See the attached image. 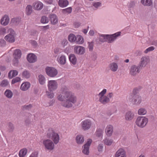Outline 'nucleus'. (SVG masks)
<instances>
[{"label": "nucleus", "instance_id": "nucleus-1", "mask_svg": "<svg viewBox=\"0 0 157 157\" xmlns=\"http://www.w3.org/2000/svg\"><path fill=\"white\" fill-rule=\"evenodd\" d=\"M60 94L57 97V99L61 101V105L63 107L70 108L72 107L73 104L77 101V98L75 94L70 90L68 87L65 86H62Z\"/></svg>", "mask_w": 157, "mask_h": 157}, {"label": "nucleus", "instance_id": "nucleus-2", "mask_svg": "<svg viewBox=\"0 0 157 157\" xmlns=\"http://www.w3.org/2000/svg\"><path fill=\"white\" fill-rule=\"evenodd\" d=\"M121 33L118 32L111 35L101 34L100 36V40L102 42L108 41L109 43H111L120 35Z\"/></svg>", "mask_w": 157, "mask_h": 157}, {"label": "nucleus", "instance_id": "nucleus-3", "mask_svg": "<svg viewBox=\"0 0 157 157\" xmlns=\"http://www.w3.org/2000/svg\"><path fill=\"white\" fill-rule=\"evenodd\" d=\"M47 136L48 138L52 139L55 144L59 143L60 139L59 135L55 132L52 128L48 129Z\"/></svg>", "mask_w": 157, "mask_h": 157}, {"label": "nucleus", "instance_id": "nucleus-4", "mask_svg": "<svg viewBox=\"0 0 157 157\" xmlns=\"http://www.w3.org/2000/svg\"><path fill=\"white\" fill-rule=\"evenodd\" d=\"M106 92V90L104 89L102 91L98 94L99 101L103 105L108 103L110 101L109 98L107 96H104Z\"/></svg>", "mask_w": 157, "mask_h": 157}, {"label": "nucleus", "instance_id": "nucleus-5", "mask_svg": "<svg viewBox=\"0 0 157 157\" xmlns=\"http://www.w3.org/2000/svg\"><path fill=\"white\" fill-rule=\"evenodd\" d=\"M148 121V119L147 118L140 116L138 117L136 119V123L138 126L143 128L146 126Z\"/></svg>", "mask_w": 157, "mask_h": 157}, {"label": "nucleus", "instance_id": "nucleus-6", "mask_svg": "<svg viewBox=\"0 0 157 157\" xmlns=\"http://www.w3.org/2000/svg\"><path fill=\"white\" fill-rule=\"evenodd\" d=\"M45 71L48 75L51 77H55L58 74L57 70L53 67H47L45 68Z\"/></svg>", "mask_w": 157, "mask_h": 157}, {"label": "nucleus", "instance_id": "nucleus-7", "mask_svg": "<svg viewBox=\"0 0 157 157\" xmlns=\"http://www.w3.org/2000/svg\"><path fill=\"white\" fill-rule=\"evenodd\" d=\"M141 69L139 65L138 66L132 65L130 67V74L132 76H135L140 72Z\"/></svg>", "mask_w": 157, "mask_h": 157}, {"label": "nucleus", "instance_id": "nucleus-8", "mask_svg": "<svg viewBox=\"0 0 157 157\" xmlns=\"http://www.w3.org/2000/svg\"><path fill=\"white\" fill-rule=\"evenodd\" d=\"M92 125V122L89 119L85 120L81 123V127L82 129L86 131L89 129Z\"/></svg>", "mask_w": 157, "mask_h": 157}, {"label": "nucleus", "instance_id": "nucleus-9", "mask_svg": "<svg viewBox=\"0 0 157 157\" xmlns=\"http://www.w3.org/2000/svg\"><path fill=\"white\" fill-rule=\"evenodd\" d=\"M43 143L45 148L48 150H52L54 148V143L52 140L49 139L44 140Z\"/></svg>", "mask_w": 157, "mask_h": 157}, {"label": "nucleus", "instance_id": "nucleus-10", "mask_svg": "<svg viewBox=\"0 0 157 157\" xmlns=\"http://www.w3.org/2000/svg\"><path fill=\"white\" fill-rule=\"evenodd\" d=\"M48 87L50 92L56 90L58 88V83L55 80H49L48 82Z\"/></svg>", "mask_w": 157, "mask_h": 157}, {"label": "nucleus", "instance_id": "nucleus-11", "mask_svg": "<svg viewBox=\"0 0 157 157\" xmlns=\"http://www.w3.org/2000/svg\"><path fill=\"white\" fill-rule=\"evenodd\" d=\"M150 61V59L148 56H144L142 57L138 65L141 69L144 67Z\"/></svg>", "mask_w": 157, "mask_h": 157}, {"label": "nucleus", "instance_id": "nucleus-12", "mask_svg": "<svg viewBox=\"0 0 157 157\" xmlns=\"http://www.w3.org/2000/svg\"><path fill=\"white\" fill-rule=\"evenodd\" d=\"M92 140L90 139H88L87 142L82 147V152L86 155H88L89 153V147Z\"/></svg>", "mask_w": 157, "mask_h": 157}, {"label": "nucleus", "instance_id": "nucleus-13", "mask_svg": "<svg viewBox=\"0 0 157 157\" xmlns=\"http://www.w3.org/2000/svg\"><path fill=\"white\" fill-rule=\"evenodd\" d=\"M21 55V51L19 49H16L14 52L13 56L14 59L13 60L14 63H17L18 62V59H19Z\"/></svg>", "mask_w": 157, "mask_h": 157}, {"label": "nucleus", "instance_id": "nucleus-14", "mask_svg": "<svg viewBox=\"0 0 157 157\" xmlns=\"http://www.w3.org/2000/svg\"><path fill=\"white\" fill-rule=\"evenodd\" d=\"M134 114L133 112L128 111L125 112L124 115L125 119L128 121H132L134 118Z\"/></svg>", "mask_w": 157, "mask_h": 157}, {"label": "nucleus", "instance_id": "nucleus-15", "mask_svg": "<svg viewBox=\"0 0 157 157\" xmlns=\"http://www.w3.org/2000/svg\"><path fill=\"white\" fill-rule=\"evenodd\" d=\"M75 52L78 55L83 54L85 52V49L81 46H76L74 48Z\"/></svg>", "mask_w": 157, "mask_h": 157}, {"label": "nucleus", "instance_id": "nucleus-16", "mask_svg": "<svg viewBox=\"0 0 157 157\" xmlns=\"http://www.w3.org/2000/svg\"><path fill=\"white\" fill-rule=\"evenodd\" d=\"M132 98V102L134 105H138L141 102V98L139 95H135L133 96Z\"/></svg>", "mask_w": 157, "mask_h": 157}, {"label": "nucleus", "instance_id": "nucleus-17", "mask_svg": "<svg viewBox=\"0 0 157 157\" xmlns=\"http://www.w3.org/2000/svg\"><path fill=\"white\" fill-rule=\"evenodd\" d=\"M27 59L29 63H33L36 61L37 57L34 54L30 53L27 55Z\"/></svg>", "mask_w": 157, "mask_h": 157}, {"label": "nucleus", "instance_id": "nucleus-18", "mask_svg": "<svg viewBox=\"0 0 157 157\" xmlns=\"http://www.w3.org/2000/svg\"><path fill=\"white\" fill-rule=\"evenodd\" d=\"M50 20L52 24L55 25L56 24L58 20L57 16L55 14H51L49 16Z\"/></svg>", "mask_w": 157, "mask_h": 157}, {"label": "nucleus", "instance_id": "nucleus-19", "mask_svg": "<svg viewBox=\"0 0 157 157\" xmlns=\"http://www.w3.org/2000/svg\"><path fill=\"white\" fill-rule=\"evenodd\" d=\"M10 21L9 17L6 15H5L1 18L0 21L1 24L4 26L7 25Z\"/></svg>", "mask_w": 157, "mask_h": 157}, {"label": "nucleus", "instance_id": "nucleus-20", "mask_svg": "<svg viewBox=\"0 0 157 157\" xmlns=\"http://www.w3.org/2000/svg\"><path fill=\"white\" fill-rule=\"evenodd\" d=\"M115 157H126L125 152L122 148L119 149L116 152Z\"/></svg>", "mask_w": 157, "mask_h": 157}, {"label": "nucleus", "instance_id": "nucleus-21", "mask_svg": "<svg viewBox=\"0 0 157 157\" xmlns=\"http://www.w3.org/2000/svg\"><path fill=\"white\" fill-rule=\"evenodd\" d=\"M75 141L78 144H82L84 141L83 136L81 135H77L75 138Z\"/></svg>", "mask_w": 157, "mask_h": 157}, {"label": "nucleus", "instance_id": "nucleus-22", "mask_svg": "<svg viewBox=\"0 0 157 157\" xmlns=\"http://www.w3.org/2000/svg\"><path fill=\"white\" fill-rule=\"evenodd\" d=\"M43 4L41 2L38 1L35 3L34 6V9L36 10H39L42 9Z\"/></svg>", "mask_w": 157, "mask_h": 157}, {"label": "nucleus", "instance_id": "nucleus-23", "mask_svg": "<svg viewBox=\"0 0 157 157\" xmlns=\"http://www.w3.org/2000/svg\"><path fill=\"white\" fill-rule=\"evenodd\" d=\"M113 126L110 125H108L105 129V132L107 136H110L113 133Z\"/></svg>", "mask_w": 157, "mask_h": 157}, {"label": "nucleus", "instance_id": "nucleus-24", "mask_svg": "<svg viewBox=\"0 0 157 157\" xmlns=\"http://www.w3.org/2000/svg\"><path fill=\"white\" fill-rule=\"evenodd\" d=\"M30 83L29 82H25L23 83L21 85L20 89L23 91L27 90L30 87Z\"/></svg>", "mask_w": 157, "mask_h": 157}, {"label": "nucleus", "instance_id": "nucleus-25", "mask_svg": "<svg viewBox=\"0 0 157 157\" xmlns=\"http://www.w3.org/2000/svg\"><path fill=\"white\" fill-rule=\"evenodd\" d=\"M110 69L112 71L115 72L117 71L118 68L117 64L115 63H112L109 64Z\"/></svg>", "mask_w": 157, "mask_h": 157}, {"label": "nucleus", "instance_id": "nucleus-26", "mask_svg": "<svg viewBox=\"0 0 157 157\" xmlns=\"http://www.w3.org/2000/svg\"><path fill=\"white\" fill-rule=\"evenodd\" d=\"M66 58L64 55H62L57 59V60L59 63L62 65H64L66 63Z\"/></svg>", "mask_w": 157, "mask_h": 157}, {"label": "nucleus", "instance_id": "nucleus-27", "mask_svg": "<svg viewBox=\"0 0 157 157\" xmlns=\"http://www.w3.org/2000/svg\"><path fill=\"white\" fill-rule=\"evenodd\" d=\"M58 4L60 7H64L67 6L68 5L69 2L67 0H59Z\"/></svg>", "mask_w": 157, "mask_h": 157}, {"label": "nucleus", "instance_id": "nucleus-28", "mask_svg": "<svg viewBox=\"0 0 157 157\" xmlns=\"http://www.w3.org/2000/svg\"><path fill=\"white\" fill-rule=\"evenodd\" d=\"M5 39L7 41L12 43L15 41V38L14 36H12L10 35H7L5 36Z\"/></svg>", "mask_w": 157, "mask_h": 157}, {"label": "nucleus", "instance_id": "nucleus-29", "mask_svg": "<svg viewBox=\"0 0 157 157\" xmlns=\"http://www.w3.org/2000/svg\"><path fill=\"white\" fill-rule=\"evenodd\" d=\"M21 19L19 17L14 18L11 19L10 23L13 25H17L20 23Z\"/></svg>", "mask_w": 157, "mask_h": 157}, {"label": "nucleus", "instance_id": "nucleus-30", "mask_svg": "<svg viewBox=\"0 0 157 157\" xmlns=\"http://www.w3.org/2000/svg\"><path fill=\"white\" fill-rule=\"evenodd\" d=\"M18 71L15 70L10 71L8 73V77L10 78H11L17 75L18 74Z\"/></svg>", "mask_w": 157, "mask_h": 157}, {"label": "nucleus", "instance_id": "nucleus-31", "mask_svg": "<svg viewBox=\"0 0 157 157\" xmlns=\"http://www.w3.org/2000/svg\"><path fill=\"white\" fill-rule=\"evenodd\" d=\"M69 59L73 65H75L76 63L77 59L74 54H71L69 56Z\"/></svg>", "mask_w": 157, "mask_h": 157}, {"label": "nucleus", "instance_id": "nucleus-32", "mask_svg": "<svg viewBox=\"0 0 157 157\" xmlns=\"http://www.w3.org/2000/svg\"><path fill=\"white\" fill-rule=\"evenodd\" d=\"M27 152V150L26 148L21 149L19 152V157H25Z\"/></svg>", "mask_w": 157, "mask_h": 157}, {"label": "nucleus", "instance_id": "nucleus-33", "mask_svg": "<svg viewBox=\"0 0 157 157\" xmlns=\"http://www.w3.org/2000/svg\"><path fill=\"white\" fill-rule=\"evenodd\" d=\"M33 12L32 6L30 5H28L26 7V13L27 15H29Z\"/></svg>", "mask_w": 157, "mask_h": 157}, {"label": "nucleus", "instance_id": "nucleus-34", "mask_svg": "<svg viewBox=\"0 0 157 157\" xmlns=\"http://www.w3.org/2000/svg\"><path fill=\"white\" fill-rule=\"evenodd\" d=\"M39 81L41 85H43L45 83V78L44 76L42 75H40L38 76Z\"/></svg>", "mask_w": 157, "mask_h": 157}, {"label": "nucleus", "instance_id": "nucleus-35", "mask_svg": "<svg viewBox=\"0 0 157 157\" xmlns=\"http://www.w3.org/2000/svg\"><path fill=\"white\" fill-rule=\"evenodd\" d=\"M4 94L7 98H11L13 96L12 92L10 90H6Z\"/></svg>", "mask_w": 157, "mask_h": 157}, {"label": "nucleus", "instance_id": "nucleus-36", "mask_svg": "<svg viewBox=\"0 0 157 157\" xmlns=\"http://www.w3.org/2000/svg\"><path fill=\"white\" fill-rule=\"evenodd\" d=\"M69 40L71 42H75L76 37L73 34H70L68 36Z\"/></svg>", "mask_w": 157, "mask_h": 157}, {"label": "nucleus", "instance_id": "nucleus-37", "mask_svg": "<svg viewBox=\"0 0 157 157\" xmlns=\"http://www.w3.org/2000/svg\"><path fill=\"white\" fill-rule=\"evenodd\" d=\"M141 3L145 6H150L152 4L151 0H141Z\"/></svg>", "mask_w": 157, "mask_h": 157}, {"label": "nucleus", "instance_id": "nucleus-38", "mask_svg": "<svg viewBox=\"0 0 157 157\" xmlns=\"http://www.w3.org/2000/svg\"><path fill=\"white\" fill-rule=\"evenodd\" d=\"M84 42V40L82 37L81 36L78 35L76 37V40L75 43L78 44H81Z\"/></svg>", "mask_w": 157, "mask_h": 157}, {"label": "nucleus", "instance_id": "nucleus-39", "mask_svg": "<svg viewBox=\"0 0 157 157\" xmlns=\"http://www.w3.org/2000/svg\"><path fill=\"white\" fill-rule=\"evenodd\" d=\"M22 76L25 78H30L31 74L30 72L27 70H25L22 74Z\"/></svg>", "mask_w": 157, "mask_h": 157}, {"label": "nucleus", "instance_id": "nucleus-40", "mask_svg": "<svg viewBox=\"0 0 157 157\" xmlns=\"http://www.w3.org/2000/svg\"><path fill=\"white\" fill-rule=\"evenodd\" d=\"M138 114L140 115H144L147 113V110L144 108H141L138 110Z\"/></svg>", "mask_w": 157, "mask_h": 157}, {"label": "nucleus", "instance_id": "nucleus-41", "mask_svg": "<svg viewBox=\"0 0 157 157\" xmlns=\"http://www.w3.org/2000/svg\"><path fill=\"white\" fill-rule=\"evenodd\" d=\"M113 140L111 139L106 138L103 140L104 143L106 145L110 146L113 142Z\"/></svg>", "mask_w": 157, "mask_h": 157}, {"label": "nucleus", "instance_id": "nucleus-42", "mask_svg": "<svg viewBox=\"0 0 157 157\" xmlns=\"http://www.w3.org/2000/svg\"><path fill=\"white\" fill-rule=\"evenodd\" d=\"M103 131L101 129H98L97 130L96 132V136L98 137L102 136Z\"/></svg>", "mask_w": 157, "mask_h": 157}, {"label": "nucleus", "instance_id": "nucleus-43", "mask_svg": "<svg viewBox=\"0 0 157 157\" xmlns=\"http://www.w3.org/2000/svg\"><path fill=\"white\" fill-rule=\"evenodd\" d=\"M14 129L13 124L11 122H9L8 124V130L9 132H13Z\"/></svg>", "mask_w": 157, "mask_h": 157}, {"label": "nucleus", "instance_id": "nucleus-44", "mask_svg": "<svg viewBox=\"0 0 157 157\" xmlns=\"http://www.w3.org/2000/svg\"><path fill=\"white\" fill-rule=\"evenodd\" d=\"M72 8L71 7H69V8L63 10L62 12L64 13H70L72 11Z\"/></svg>", "mask_w": 157, "mask_h": 157}, {"label": "nucleus", "instance_id": "nucleus-45", "mask_svg": "<svg viewBox=\"0 0 157 157\" xmlns=\"http://www.w3.org/2000/svg\"><path fill=\"white\" fill-rule=\"evenodd\" d=\"M9 82L6 80H4L2 81L0 83V85L3 87H6L8 85Z\"/></svg>", "mask_w": 157, "mask_h": 157}, {"label": "nucleus", "instance_id": "nucleus-46", "mask_svg": "<svg viewBox=\"0 0 157 157\" xmlns=\"http://www.w3.org/2000/svg\"><path fill=\"white\" fill-rule=\"evenodd\" d=\"M41 22L43 23H47L48 22V19L46 16H43L41 17Z\"/></svg>", "mask_w": 157, "mask_h": 157}, {"label": "nucleus", "instance_id": "nucleus-47", "mask_svg": "<svg viewBox=\"0 0 157 157\" xmlns=\"http://www.w3.org/2000/svg\"><path fill=\"white\" fill-rule=\"evenodd\" d=\"M46 94L49 98H52L54 97V93H51L48 91H46Z\"/></svg>", "mask_w": 157, "mask_h": 157}, {"label": "nucleus", "instance_id": "nucleus-48", "mask_svg": "<svg viewBox=\"0 0 157 157\" xmlns=\"http://www.w3.org/2000/svg\"><path fill=\"white\" fill-rule=\"evenodd\" d=\"M155 49V48L153 46H151L147 48L144 51L145 53H147L148 52L152 51Z\"/></svg>", "mask_w": 157, "mask_h": 157}, {"label": "nucleus", "instance_id": "nucleus-49", "mask_svg": "<svg viewBox=\"0 0 157 157\" xmlns=\"http://www.w3.org/2000/svg\"><path fill=\"white\" fill-rule=\"evenodd\" d=\"M21 80V78L19 77H17L13 79L12 81V84H14L16 83L19 82Z\"/></svg>", "mask_w": 157, "mask_h": 157}, {"label": "nucleus", "instance_id": "nucleus-50", "mask_svg": "<svg viewBox=\"0 0 157 157\" xmlns=\"http://www.w3.org/2000/svg\"><path fill=\"white\" fill-rule=\"evenodd\" d=\"M6 33V29L5 28H0V35H3Z\"/></svg>", "mask_w": 157, "mask_h": 157}, {"label": "nucleus", "instance_id": "nucleus-51", "mask_svg": "<svg viewBox=\"0 0 157 157\" xmlns=\"http://www.w3.org/2000/svg\"><path fill=\"white\" fill-rule=\"evenodd\" d=\"M101 3L99 2H97L93 3V6L96 8H98V7L100 6Z\"/></svg>", "mask_w": 157, "mask_h": 157}, {"label": "nucleus", "instance_id": "nucleus-52", "mask_svg": "<svg viewBox=\"0 0 157 157\" xmlns=\"http://www.w3.org/2000/svg\"><path fill=\"white\" fill-rule=\"evenodd\" d=\"M8 32L9 33L8 35L14 36V31L12 29H9L8 30Z\"/></svg>", "mask_w": 157, "mask_h": 157}, {"label": "nucleus", "instance_id": "nucleus-53", "mask_svg": "<svg viewBox=\"0 0 157 157\" xmlns=\"http://www.w3.org/2000/svg\"><path fill=\"white\" fill-rule=\"evenodd\" d=\"M103 147V144H100L98 146V150L99 151H101Z\"/></svg>", "mask_w": 157, "mask_h": 157}, {"label": "nucleus", "instance_id": "nucleus-54", "mask_svg": "<svg viewBox=\"0 0 157 157\" xmlns=\"http://www.w3.org/2000/svg\"><path fill=\"white\" fill-rule=\"evenodd\" d=\"M93 43H89L88 48L90 51H92L93 49Z\"/></svg>", "mask_w": 157, "mask_h": 157}, {"label": "nucleus", "instance_id": "nucleus-55", "mask_svg": "<svg viewBox=\"0 0 157 157\" xmlns=\"http://www.w3.org/2000/svg\"><path fill=\"white\" fill-rule=\"evenodd\" d=\"M38 153L36 152L32 153L29 157H38Z\"/></svg>", "mask_w": 157, "mask_h": 157}, {"label": "nucleus", "instance_id": "nucleus-56", "mask_svg": "<svg viewBox=\"0 0 157 157\" xmlns=\"http://www.w3.org/2000/svg\"><path fill=\"white\" fill-rule=\"evenodd\" d=\"M6 42L3 39H0V46H4L5 45Z\"/></svg>", "mask_w": 157, "mask_h": 157}, {"label": "nucleus", "instance_id": "nucleus-57", "mask_svg": "<svg viewBox=\"0 0 157 157\" xmlns=\"http://www.w3.org/2000/svg\"><path fill=\"white\" fill-rule=\"evenodd\" d=\"M138 90V89L137 88H135L132 91V95L131 96L133 97V96H134L135 95H138L137 94H136L137 91Z\"/></svg>", "mask_w": 157, "mask_h": 157}, {"label": "nucleus", "instance_id": "nucleus-58", "mask_svg": "<svg viewBox=\"0 0 157 157\" xmlns=\"http://www.w3.org/2000/svg\"><path fill=\"white\" fill-rule=\"evenodd\" d=\"M31 43L34 47H36L37 45V43L36 41L35 40H31Z\"/></svg>", "mask_w": 157, "mask_h": 157}, {"label": "nucleus", "instance_id": "nucleus-59", "mask_svg": "<svg viewBox=\"0 0 157 157\" xmlns=\"http://www.w3.org/2000/svg\"><path fill=\"white\" fill-rule=\"evenodd\" d=\"M135 54L137 56H140L142 55V52L139 50H137Z\"/></svg>", "mask_w": 157, "mask_h": 157}, {"label": "nucleus", "instance_id": "nucleus-60", "mask_svg": "<svg viewBox=\"0 0 157 157\" xmlns=\"http://www.w3.org/2000/svg\"><path fill=\"white\" fill-rule=\"evenodd\" d=\"M32 105H31L30 104L28 105H25L24 107V108L26 109H29L32 108Z\"/></svg>", "mask_w": 157, "mask_h": 157}, {"label": "nucleus", "instance_id": "nucleus-61", "mask_svg": "<svg viewBox=\"0 0 157 157\" xmlns=\"http://www.w3.org/2000/svg\"><path fill=\"white\" fill-rule=\"evenodd\" d=\"M39 92V89L37 88H34L33 89V93L35 94H38Z\"/></svg>", "mask_w": 157, "mask_h": 157}, {"label": "nucleus", "instance_id": "nucleus-62", "mask_svg": "<svg viewBox=\"0 0 157 157\" xmlns=\"http://www.w3.org/2000/svg\"><path fill=\"white\" fill-rule=\"evenodd\" d=\"M54 52L56 54H58L59 53V49L58 48H56L54 49Z\"/></svg>", "mask_w": 157, "mask_h": 157}, {"label": "nucleus", "instance_id": "nucleus-63", "mask_svg": "<svg viewBox=\"0 0 157 157\" xmlns=\"http://www.w3.org/2000/svg\"><path fill=\"white\" fill-rule=\"evenodd\" d=\"M80 24L78 22H75L74 23V25L75 28H78L80 26Z\"/></svg>", "mask_w": 157, "mask_h": 157}, {"label": "nucleus", "instance_id": "nucleus-64", "mask_svg": "<svg viewBox=\"0 0 157 157\" xmlns=\"http://www.w3.org/2000/svg\"><path fill=\"white\" fill-rule=\"evenodd\" d=\"M54 0H45L46 2L49 4H51L52 3Z\"/></svg>", "mask_w": 157, "mask_h": 157}]
</instances>
